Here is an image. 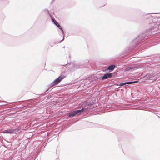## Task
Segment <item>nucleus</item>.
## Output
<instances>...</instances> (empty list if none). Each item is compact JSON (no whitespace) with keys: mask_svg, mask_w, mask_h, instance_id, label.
Returning <instances> with one entry per match:
<instances>
[{"mask_svg":"<svg viewBox=\"0 0 160 160\" xmlns=\"http://www.w3.org/2000/svg\"><path fill=\"white\" fill-rule=\"evenodd\" d=\"M134 68H135L133 67L128 68H126V71H128V70H129L130 69H133Z\"/></svg>","mask_w":160,"mask_h":160,"instance_id":"9","label":"nucleus"},{"mask_svg":"<svg viewBox=\"0 0 160 160\" xmlns=\"http://www.w3.org/2000/svg\"><path fill=\"white\" fill-rule=\"evenodd\" d=\"M138 82V81H135L133 82H127L124 83H121L120 84V86H122V85H123L125 84H131L135 83H137Z\"/></svg>","mask_w":160,"mask_h":160,"instance_id":"6","label":"nucleus"},{"mask_svg":"<svg viewBox=\"0 0 160 160\" xmlns=\"http://www.w3.org/2000/svg\"><path fill=\"white\" fill-rule=\"evenodd\" d=\"M115 67V66L114 65H112L108 67V69L112 71L114 69Z\"/></svg>","mask_w":160,"mask_h":160,"instance_id":"7","label":"nucleus"},{"mask_svg":"<svg viewBox=\"0 0 160 160\" xmlns=\"http://www.w3.org/2000/svg\"><path fill=\"white\" fill-rule=\"evenodd\" d=\"M19 130L18 128L8 129L3 131V133H6L14 134L17 133L19 132Z\"/></svg>","mask_w":160,"mask_h":160,"instance_id":"2","label":"nucleus"},{"mask_svg":"<svg viewBox=\"0 0 160 160\" xmlns=\"http://www.w3.org/2000/svg\"><path fill=\"white\" fill-rule=\"evenodd\" d=\"M52 20L53 22L54 23V24L57 26L59 29H61V30H62V28L61 27V26L59 25V23L58 22H57L54 19L52 18Z\"/></svg>","mask_w":160,"mask_h":160,"instance_id":"5","label":"nucleus"},{"mask_svg":"<svg viewBox=\"0 0 160 160\" xmlns=\"http://www.w3.org/2000/svg\"><path fill=\"white\" fill-rule=\"evenodd\" d=\"M83 109L71 112L69 114L68 117H74L77 115H79L83 111Z\"/></svg>","mask_w":160,"mask_h":160,"instance_id":"1","label":"nucleus"},{"mask_svg":"<svg viewBox=\"0 0 160 160\" xmlns=\"http://www.w3.org/2000/svg\"><path fill=\"white\" fill-rule=\"evenodd\" d=\"M112 76V73H110L105 74L102 77V79L104 80L111 77Z\"/></svg>","mask_w":160,"mask_h":160,"instance_id":"4","label":"nucleus"},{"mask_svg":"<svg viewBox=\"0 0 160 160\" xmlns=\"http://www.w3.org/2000/svg\"><path fill=\"white\" fill-rule=\"evenodd\" d=\"M146 78L148 79H151L153 77L152 76V75L148 74L146 76Z\"/></svg>","mask_w":160,"mask_h":160,"instance_id":"8","label":"nucleus"},{"mask_svg":"<svg viewBox=\"0 0 160 160\" xmlns=\"http://www.w3.org/2000/svg\"><path fill=\"white\" fill-rule=\"evenodd\" d=\"M65 77V76H60L55 79L52 83V86H54L58 84L61 80Z\"/></svg>","mask_w":160,"mask_h":160,"instance_id":"3","label":"nucleus"}]
</instances>
